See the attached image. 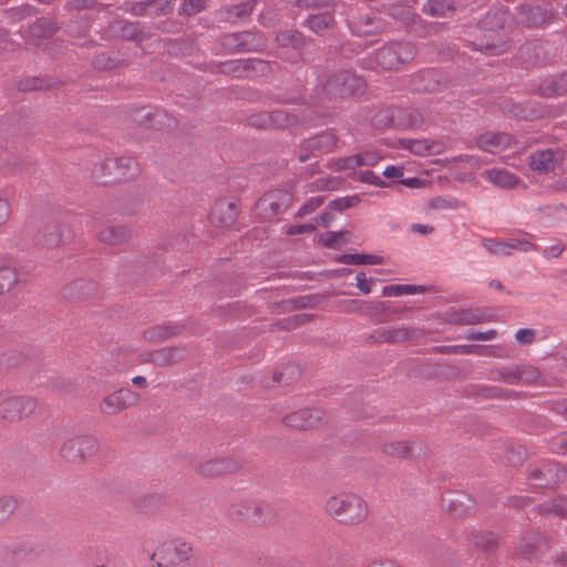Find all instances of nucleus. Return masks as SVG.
<instances>
[{"mask_svg":"<svg viewBox=\"0 0 567 567\" xmlns=\"http://www.w3.org/2000/svg\"><path fill=\"white\" fill-rule=\"evenodd\" d=\"M324 512L343 525H357L369 515L368 504L359 495L351 492H339L324 501Z\"/></svg>","mask_w":567,"mask_h":567,"instance_id":"obj_1","label":"nucleus"},{"mask_svg":"<svg viewBox=\"0 0 567 567\" xmlns=\"http://www.w3.org/2000/svg\"><path fill=\"white\" fill-rule=\"evenodd\" d=\"M39 409L37 399L0 391V419L8 423H18L31 416Z\"/></svg>","mask_w":567,"mask_h":567,"instance_id":"obj_2","label":"nucleus"},{"mask_svg":"<svg viewBox=\"0 0 567 567\" xmlns=\"http://www.w3.org/2000/svg\"><path fill=\"white\" fill-rule=\"evenodd\" d=\"M137 174L138 165L130 156L105 159L94 168L95 177L103 184L131 179Z\"/></svg>","mask_w":567,"mask_h":567,"instance_id":"obj_3","label":"nucleus"},{"mask_svg":"<svg viewBox=\"0 0 567 567\" xmlns=\"http://www.w3.org/2000/svg\"><path fill=\"white\" fill-rule=\"evenodd\" d=\"M192 546L181 539H171L162 543L151 555V559L158 567H179L189 559Z\"/></svg>","mask_w":567,"mask_h":567,"instance_id":"obj_4","label":"nucleus"},{"mask_svg":"<svg viewBox=\"0 0 567 567\" xmlns=\"http://www.w3.org/2000/svg\"><path fill=\"white\" fill-rule=\"evenodd\" d=\"M99 440L92 435H80L66 439L60 450L61 456L69 462H81L97 453Z\"/></svg>","mask_w":567,"mask_h":567,"instance_id":"obj_5","label":"nucleus"},{"mask_svg":"<svg viewBox=\"0 0 567 567\" xmlns=\"http://www.w3.org/2000/svg\"><path fill=\"white\" fill-rule=\"evenodd\" d=\"M415 49L408 42L389 43L377 53V63L384 70L399 68L401 64L413 59Z\"/></svg>","mask_w":567,"mask_h":567,"instance_id":"obj_6","label":"nucleus"},{"mask_svg":"<svg viewBox=\"0 0 567 567\" xmlns=\"http://www.w3.org/2000/svg\"><path fill=\"white\" fill-rule=\"evenodd\" d=\"M539 378L536 368L527 364L504 365L492 371L491 379L506 384L517 385L535 382Z\"/></svg>","mask_w":567,"mask_h":567,"instance_id":"obj_7","label":"nucleus"},{"mask_svg":"<svg viewBox=\"0 0 567 567\" xmlns=\"http://www.w3.org/2000/svg\"><path fill=\"white\" fill-rule=\"evenodd\" d=\"M365 83L362 78L348 70L339 71L327 80L324 89L331 94H359L362 93Z\"/></svg>","mask_w":567,"mask_h":567,"instance_id":"obj_8","label":"nucleus"},{"mask_svg":"<svg viewBox=\"0 0 567 567\" xmlns=\"http://www.w3.org/2000/svg\"><path fill=\"white\" fill-rule=\"evenodd\" d=\"M140 400V394L131 389H120L107 394L101 402L100 410L106 415H115L135 405Z\"/></svg>","mask_w":567,"mask_h":567,"instance_id":"obj_9","label":"nucleus"},{"mask_svg":"<svg viewBox=\"0 0 567 567\" xmlns=\"http://www.w3.org/2000/svg\"><path fill=\"white\" fill-rule=\"evenodd\" d=\"M337 142V136L331 131L312 136L302 143L301 151L298 155L299 161H308L310 158V154L317 156L319 154L331 152L334 150Z\"/></svg>","mask_w":567,"mask_h":567,"instance_id":"obj_10","label":"nucleus"},{"mask_svg":"<svg viewBox=\"0 0 567 567\" xmlns=\"http://www.w3.org/2000/svg\"><path fill=\"white\" fill-rule=\"evenodd\" d=\"M323 413L318 409H302L286 415L284 422L287 426L297 430H308L321 424Z\"/></svg>","mask_w":567,"mask_h":567,"instance_id":"obj_11","label":"nucleus"},{"mask_svg":"<svg viewBox=\"0 0 567 567\" xmlns=\"http://www.w3.org/2000/svg\"><path fill=\"white\" fill-rule=\"evenodd\" d=\"M420 336L419 330L406 328V327H386L375 330L372 334V339L375 342L386 343H400L411 339H415Z\"/></svg>","mask_w":567,"mask_h":567,"instance_id":"obj_12","label":"nucleus"},{"mask_svg":"<svg viewBox=\"0 0 567 567\" xmlns=\"http://www.w3.org/2000/svg\"><path fill=\"white\" fill-rule=\"evenodd\" d=\"M476 144L484 152L497 154L513 144V137L507 133L486 132L477 138Z\"/></svg>","mask_w":567,"mask_h":567,"instance_id":"obj_13","label":"nucleus"},{"mask_svg":"<svg viewBox=\"0 0 567 567\" xmlns=\"http://www.w3.org/2000/svg\"><path fill=\"white\" fill-rule=\"evenodd\" d=\"M565 473L558 464L546 463L542 467L535 468L530 474V480L540 487H553L564 477Z\"/></svg>","mask_w":567,"mask_h":567,"instance_id":"obj_14","label":"nucleus"},{"mask_svg":"<svg viewBox=\"0 0 567 567\" xmlns=\"http://www.w3.org/2000/svg\"><path fill=\"white\" fill-rule=\"evenodd\" d=\"M381 156L374 151H368L348 157L339 158L334 163L336 171L354 169L360 166H374Z\"/></svg>","mask_w":567,"mask_h":567,"instance_id":"obj_15","label":"nucleus"},{"mask_svg":"<svg viewBox=\"0 0 567 567\" xmlns=\"http://www.w3.org/2000/svg\"><path fill=\"white\" fill-rule=\"evenodd\" d=\"M237 215L238 208L234 202L220 200L214 205L209 218L215 225L230 226L236 221Z\"/></svg>","mask_w":567,"mask_h":567,"instance_id":"obj_16","label":"nucleus"},{"mask_svg":"<svg viewBox=\"0 0 567 567\" xmlns=\"http://www.w3.org/2000/svg\"><path fill=\"white\" fill-rule=\"evenodd\" d=\"M240 465V462L235 458H216L200 464L199 473L206 476H218L236 472Z\"/></svg>","mask_w":567,"mask_h":567,"instance_id":"obj_17","label":"nucleus"},{"mask_svg":"<svg viewBox=\"0 0 567 567\" xmlns=\"http://www.w3.org/2000/svg\"><path fill=\"white\" fill-rule=\"evenodd\" d=\"M520 16L527 27H542L553 19L554 12L540 6H526L522 8Z\"/></svg>","mask_w":567,"mask_h":567,"instance_id":"obj_18","label":"nucleus"},{"mask_svg":"<svg viewBox=\"0 0 567 567\" xmlns=\"http://www.w3.org/2000/svg\"><path fill=\"white\" fill-rule=\"evenodd\" d=\"M141 122L155 130H166L175 126V120L163 110H142Z\"/></svg>","mask_w":567,"mask_h":567,"instance_id":"obj_19","label":"nucleus"},{"mask_svg":"<svg viewBox=\"0 0 567 567\" xmlns=\"http://www.w3.org/2000/svg\"><path fill=\"white\" fill-rule=\"evenodd\" d=\"M560 158V153L553 150L535 152L530 157V167L540 173H548L554 169Z\"/></svg>","mask_w":567,"mask_h":567,"instance_id":"obj_20","label":"nucleus"},{"mask_svg":"<svg viewBox=\"0 0 567 567\" xmlns=\"http://www.w3.org/2000/svg\"><path fill=\"white\" fill-rule=\"evenodd\" d=\"M440 74L433 70L420 72L412 79V89L416 92H433L440 90Z\"/></svg>","mask_w":567,"mask_h":567,"instance_id":"obj_21","label":"nucleus"},{"mask_svg":"<svg viewBox=\"0 0 567 567\" xmlns=\"http://www.w3.org/2000/svg\"><path fill=\"white\" fill-rule=\"evenodd\" d=\"M422 122L419 115L411 118L408 122H395L394 112L391 110H384L377 113L372 118V124L379 130H384L391 126H416Z\"/></svg>","mask_w":567,"mask_h":567,"instance_id":"obj_22","label":"nucleus"},{"mask_svg":"<svg viewBox=\"0 0 567 567\" xmlns=\"http://www.w3.org/2000/svg\"><path fill=\"white\" fill-rule=\"evenodd\" d=\"M487 181L501 188H514L519 183V177L502 168H491L484 172Z\"/></svg>","mask_w":567,"mask_h":567,"instance_id":"obj_23","label":"nucleus"},{"mask_svg":"<svg viewBox=\"0 0 567 567\" xmlns=\"http://www.w3.org/2000/svg\"><path fill=\"white\" fill-rule=\"evenodd\" d=\"M447 509L454 516H466L475 509V501L465 493H457L449 499Z\"/></svg>","mask_w":567,"mask_h":567,"instance_id":"obj_24","label":"nucleus"},{"mask_svg":"<svg viewBox=\"0 0 567 567\" xmlns=\"http://www.w3.org/2000/svg\"><path fill=\"white\" fill-rule=\"evenodd\" d=\"M489 320V318L473 310H455L446 313V321L454 324H476Z\"/></svg>","mask_w":567,"mask_h":567,"instance_id":"obj_25","label":"nucleus"},{"mask_svg":"<svg viewBox=\"0 0 567 567\" xmlns=\"http://www.w3.org/2000/svg\"><path fill=\"white\" fill-rule=\"evenodd\" d=\"M415 443L410 441H391L382 445V453L396 458H409L413 455Z\"/></svg>","mask_w":567,"mask_h":567,"instance_id":"obj_26","label":"nucleus"},{"mask_svg":"<svg viewBox=\"0 0 567 567\" xmlns=\"http://www.w3.org/2000/svg\"><path fill=\"white\" fill-rule=\"evenodd\" d=\"M130 236L131 231L125 226H109L97 235L99 239L107 245H120L126 241Z\"/></svg>","mask_w":567,"mask_h":567,"instance_id":"obj_27","label":"nucleus"},{"mask_svg":"<svg viewBox=\"0 0 567 567\" xmlns=\"http://www.w3.org/2000/svg\"><path fill=\"white\" fill-rule=\"evenodd\" d=\"M185 355V350L181 348H163L157 351H154L151 354V361L156 365H171L179 360H182Z\"/></svg>","mask_w":567,"mask_h":567,"instance_id":"obj_28","label":"nucleus"},{"mask_svg":"<svg viewBox=\"0 0 567 567\" xmlns=\"http://www.w3.org/2000/svg\"><path fill=\"white\" fill-rule=\"evenodd\" d=\"M545 544L543 538L539 535L530 534L528 536H524L518 544L517 550L520 556L524 558H532L534 555H538Z\"/></svg>","mask_w":567,"mask_h":567,"instance_id":"obj_29","label":"nucleus"},{"mask_svg":"<svg viewBox=\"0 0 567 567\" xmlns=\"http://www.w3.org/2000/svg\"><path fill=\"white\" fill-rule=\"evenodd\" d=\"M382 23L370 16L360 17L350 23V29L353 34L362 37L369 35L381 30Z\"/></svg>","mask_w":567,"mask_h":567,"instance_id":"obj_30","label":"nucleus"},{"mask_svg":"<svg viewBox=\"0 0 567 567\" xmlns=\"http://www.w3.org/2000/svg\"><path fill=\"white\" fill-rule=\"evenodd\" d=\"M454 10L455 6L451 0H427L422 7V12L433 18H444Z\"/></svg>","mask_w":567,"mask_h":567,"instance_id":"obj_31","label":"nucleus"},{"mask_svg":"<svg viewBox=\"0 0 567 567\" xmlns=\"http://www.w3.org/2000/svg\"><path fill=\"white\" fill-rule=\"evenodd\" d=\"M71 238V231L66 226L53 225L47 229L44 245L55 247L64 244Z\"/></svg>","mask_w":567,"mask_h":567,"instance_id":"obj_32","label":"nucleus"},{"mask_svg":"<svg viewBox=\"0 0 567 567\" xmlns=\"http://www.w3.org/2000/svg\"><path fill=\"white\" fill-rule=\"evenodd\" d=\"M306 23L313 32L323 34L326 30L333 25L334 18L330 11H324L322 13L311 14Z\"/></svg>","mask_w":567,"mask_h":567,"instance_id":"obj_33","label":"nucleus"},{"mask_svg":"<svg viewBox=\"0 0 567 567\" xmlns=\"http://www.w3.org/2000/svg\"><path fill=\"white\" fill-rule=\"evenodd\" d=\"M567 92V74L561 75L558 80L546 79L539 86V94L543 96L561 95Z\"/></svg>","mask_w":567,"mask_h":567,"instance_id":"obj_34","label":"nucleus"},{"mask_svg":"<svg viewBox=\"0 0 567 567\" xmlns=\"http://www.w3.org/2000/svg\"><path fill=\"white\" fill-rule=\"evenodd\" d=\"M338 261L346 265H380L383 258L377 255L344 254L338 258Z\"/></svg>","mask_w":567,"mask_h":567,"instance_id":"obj_35","label":"nucleus"},{"mask_svg":"<svg viewBox=\"0 0 567 567\" xmlns=\"http://www.w3.org/2000/svg\"><path fill=\"white\" fill-rule=\"evenodd\" d=\"M425 291L423 286L415 285H389L382 289L384 297H398L403 295H415Z\"/></svg>","mask_w":567,"mask_h":567,"instance_id":"obj_36","label":"nucleus"},{"mask_svg":"<svg viewBox=\"0 0 567 567\" xmlns=\"http://www.w3.org/2000/svg\"><path fill=\"white\" fill-rule=\"evenodd\" d=\"M482 246L492 255L495 256H509L513 254L511 240H497L492 238H484Z\"/></svg>","mask_w":567,"mask_h":567,"instance_id":"obj_37","label":"nucleus"},{"mask_svg":"<svg viewBox=\"0 0 567 567\" xmlns=\"http://www.w3.org/2000/svg\"><path fill=\"white\" fill-rule=\"evenodd\" d=\"M471 542L482 549H489L496 545L497 537L491 532H475L471 536Z\"/></svg>","mask_w":567,"mask_h":567,"instance_id":"obj_38","label":"nucleus"},{"mask_svg":"<svg viewBox=\"0 0 567 567\" xmlns=\"http://www.w3.org/2000/svg\"><path fill=\"white\" fill-rule=\"evenodd\" d=\"M18 282V275L11 267L0 268V295L11 289Z\"/></svg>","mask_w":567,"mask_h":567,"instance_id":"obj_39","label":"nucleus"},{"mask_svg":"<svg viewBox=\"0 0 567 567\" xmlns=\"http://www.w3.org/2000/svg\"><path fill=\"white\" fill-rule=\"evenodd\" d=\"M455 350L460 353H475V354H485V353H488V354H493V355H497V357H504L503 354L496 352L497 348L495 347H478V346H472V344H466V346H457L455 348Z\"/></svg>","mask_w":567,"mask_h":567,"instance_id":"obj_40","label":"nucleus"},{"mask_svg":"<svg viewBox=\"0 0 567 567\" xmlns=\"http://www.w3.org/2000/svg\"><path fill=\"white\" fill-rule=\"evenodd\" d=\"M17 508V501L11 496L0 497V523L4 522Z\"/></svg>","mask_w":567,"mask_h":567,"instance_id":"obj_41","label":"nucleus"},{"mask_svg":"<svg viewBox=\"0 0 567 567\" xmlns=\"http://www.w3.org/2000/svg\"><path fill=\"white\" fill-rule=\"evenodd\" d=\"M268 117L271 121L270 124L277 127H286L296 122L295 116H290L281 111H274Z\"/></svg>","mask_w":567,"mask_h":567,"instance_id":"obj_42","label":"nucleus"},{"mask_svg":"<svg viewBox=\"0 0 567 567\" xmlns=\"http://www.w3.org/2000/svg\"><path fill=\"white\" fill-rule=\"evenodd\" d=\"M509 240H511L512 251L519 250V251H523V252H529V251H537L538 250V247L535 244L530 243L525 237H523V238H513V239H509Z\"/></svg>","mask_w":567,"mask_h":567,"instance_id":"obj_43","label":"nucleus"},{"mask_svg":"<svg viewBox=\"0 0 567 567\" xmlns=\"http://www.w3.org/2000/svg\"><path fill=\"white\" fill-rule=\"evenodd\" d=\"M358 203H359V198L357 196L341 197V198L332 200L329 204V207L331 209H334V210H338V212H342L344 209H348V208L357 205Z\"/></svg>","mask_w":567,"mask_h":567,"instance_id":"obj_44","label":"nucleus"},{"mask_svg":"<svg viewBox=\"0 0 567 567\" xmlns=\"http://www.w3.org/2000/svg\"><path fill=\"white\" fill-rule=\"evenodd\" d=\"M254 9V2L248 1L240 4L231 6L227 9V12L230 16L237 17V18H244L250 14V12Z\"/></svg>","mask_w":567,"mask_h":567,"instance_id":"obj_45","label":"nucleus"},{"mask_svg":"<svg viewBox=\"0 0 567 567\" xmlns=\"http://www.w3.org/2000/svg\"><path fill=\"white\" fill-rule=\"evenodd\" d=\"M409 14V20L408 21V25L415 32H420L422 35H426L427 34V30L426 29H431L432 25H427V23L425 21H423L419 16H415V14Z\"/></svg>","mask_w":567,"mask_h":567,"instance_id":"obj_46","label":"nucleus"},{"mask_svg":"<svg viewBox=\"0 0 567 567\" xmlns=\"http://www.w3.org/2000/svg\"><path fill=\"white\" fill-rule=\"evenodd\" d=\"M342 231H327L320 237V243L326 247H336L340 244Z\"/></svg>","mask_w":567,"mask_h":567,"instance_id":"obj_47","label":"nucleus"},{"mask_svg":"<svg viewBox=\"0 0 567 567\" xmlns=\"http://www.w3.org/2000/svg\"><path fill=\"white\" fill-rule=\"evenodd\" d=\"M535 338L536 332L530 328L519 329L515 333V339L520 344H530L534 342Z\"/></svg>","mask_w":567,"mask_h":567,"instance_id":"obj_48","label":"nucleus"},{"mask_svg":"<svg viewBox=\"0 0 567 567\" xmlns=\"http://www.w3.org/2000/svg\"><path fill=\"white\" fill-rule=\"evenodd\" d=\"M355 286L363 293L369 295L371 292V286L374 282L373 279H369L363 271H360L355 277Z\"/></svg>","mask_w":567,"mask_h":567,"instance_id":"obj_49","label":"nucleus"},{"mask_svg":"<svg viewBox=\"0 0 567 567\" xmlns=\"http://www.w3.org/2000/svg\"><path fill=\"white\" fill-rule=\"evenodd\" d=\"M204 9V0H183V11L188 14H196Z\"/></svg>","mask_w":567,"mask_h":567,"instance_id":"obj_50","label":"nucleus"},{"mask_svg":"<svg viewBox=\"0 0 567 567\" xmlns=\"http://www.w3.org/2000/svg\"><path fill=\"white\" fill-rule=\"evenodd\" d=\"M497 337V331L494 329L484 331V332H477L470 330L466 334V339L468 340H478V341H486V340H493Z\"/></svg>","mask_w":567,"mask_h":567,"instance_id":"obj_51","label":"nucleus"},{"mask_svg":"<svg viewBox=\"0 0 567 567\" xmlns=\"http://www.w3.org/2000/svg\"><path fill=\"white\" fill-rule=\"evenodd\" d=\"M525 458V451L522 447L511 449L506 453V462L511 465H517Z\"/></svg>","mask_w":567,"mask_h":567,"instance_id":"obj_52","label":"nucleus"},{"mask_svg":"<svg viewBox=\"0 0 567 567\" xmlns=\"http://www.w3.org/2000/svg\"><path fill=\"white\" fill-rule=\"evenodd\" d=\"M565 250V245L560 241H557L554 245H550L543 249L542 255L545 258H557L559 257Z\"/></svg>","mask_w":567,"mask_h":567,"instance_id":"obj_53","label":"nucleus"},{"mask_svg":"<svg viewBox=\"0 0 567 567\" xmlns=\"http://www.w3.org/2000/svg\"><path fill=\"white\" fill-rule=\"evenodd\" d=\"M300 40H301V34L297 31H287V32L281 33L278 37V41L284 44L291 43L292 45H297L300 43Z\"/></svg>","mask_w":567,"mask_h":567,"instance_id":"obj_54","label":"nucleus"},{"mask_svg":"<svg viewBox=\"0 0 567 567\" xmlns=\"http://www.w3.org/2000/svg\"><path fill=\"white\" fill-rule=\"evenodd\" d=\"M11 216V206L9 202L0 197V227L3 226Z\"/></svg>","mask_w":567,"mask_h":567,"instance_id":"obj_55","label":"nucleus"},{"mask_svg":"<svg viewBox=\"0 0 567 567\" xmlns=\"http://www.w3.org/2000/svg\"><path fill=\"white\" fill-rule=\"evenodd\" d=\"M409 148L417 155H425L430 152V146L424 141H411Z\"/></svg>","mask_w":567,"mask_h":567,"instance_id":"obj_56","label":"nucleus"},{"mask_svg":"<svg viewBox=\"0 0 567 567\" xmlns=\"http://www.w3.org/2000/svg\"><path fill=\"white\" fill-rule=\"evenodd\" d=\"M313 229H315V226L311 224L292 225L287 229V234L298 235V234H303V233H311Z\"/></svg>","mask_w":567,"mask_h":567,"instance_id":"obj_57","label":"nucleus"},{"mask_svg":"<svg viewBox=\"0 0 567 567\" xmlns=\"http://www.w3.org/2000/svg\"><path fill=\"white\" fill-rule=\"evenodd\" d=\"M361 181L364 183L377 185V186L384 185V182L382 181V178L370 171L362 174Z\"/></svg>","mask_w":567,"mask_h":567,"instance_id":"obj_58","label":"nucleus"},{"mask_svg":"<svg viewBox=\"0 0 567 567\" xmlns=\"http://www.w3.org/2000/svg\"><path fill=\"white\" fill-rule=\"evenodd\" d=\"M383 175L386 178H399L403 175V168L400 166L391 165L384 169Z\"/></svg>","mask_w":567,"mask_h":567,"instance_id":"obj_59","label":"nucleus"},{"mask_svg":"<svg viewBox=\"0 0 567 567\" xmlns=\"http://www.w3.org/2000/svg\"><path fill=\"white\" fill-rule=\"evenodd\" d=\"M411 229L414 233H417L422 236H426V235L433 233V230H434V228L432 226L424 225V224H412Z\"/></svg>","mask_w":567,"mask_h":567,"instance_id":"obj_60","label":"nucleus"},{"mask_svg":"<svg viewBox=\"0 0 567 567\" xmlns=\"http://www.w3.org/2000/svg\"><path fill=\"white\" fill-rule=\"evenodd\" d=\"M323 199L321 197H312L302 208L301 212L308 213L322 204Z\"/></svg>","mask_w":567,"mask_h":567,"instance_id":"obj_61","label":"nucleus"},{"mask_svg":"<svg viewBox=\"0 0 567 567\" xmlns=\"http://www.w3.org/2000/svg\"><path fill=\"white\" fill-rule=\"evenodd\" d=\"M301 4L306 8L330 7L328 0H301Z\"/></svg>","mask_w":567,"mask_h":567,"instance_id":"obj_62","label":"nucleus"},{"mask_svg":"<svg viewBox=\"0 0 567 567\" xmlns=\"http://www.w3.org/2000/svg\"><path fill=\"white\" fill-rule=\"evenodd\" d=\"M485 50H486L487 54H497L498 55L506 51V43H502L498 45H496V44L489 45L488 44V45H486Z\"/></svg>","mask_w":567,"mask_h":567,"instance_id":"obj_63","label":"nucleus"},{"mask_svg":"<svg viewBox=\"0 0 567 567\" xmlns=\"http://www.w3.org/2000/svg\"><path fill=\"white\" fill-rule=\"evenodd\" d=\"M402 184L410 188H417L423 185V181L416 177H410L402 181Z\"/></svg>","mask_w":567,"mask_h":567,"instance_id":"obj_64","label":"nucleus"}]
</instances>
